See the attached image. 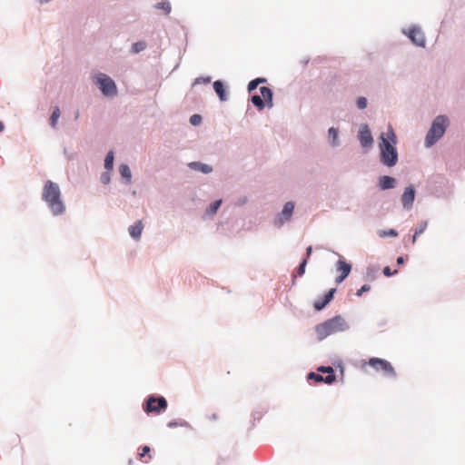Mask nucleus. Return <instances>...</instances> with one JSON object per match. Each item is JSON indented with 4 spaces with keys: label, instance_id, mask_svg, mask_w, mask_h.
Wrapping results in <instances>:
<instances>
[{
    "label": "nucleus",
    "instance_id": "obj_12",
    "mask_svg": "<svg viewBox=\"0 0 465 465\" xmlns=\"http://www.w3.org/2000/svg\"><path fill=\"white\" fill-rule=\"evenodd\" d=\"M336 292L335 288L331 289L323 297L322 300L314 302L313 306L316 311H322L332 299Z\"/></svg>",
    "mask_w": 465,
    "mask_h": 465
},
{
    "label": "nucleus",
    "instance_id": "obj_37",
    "mask_svg": "<svg viewBox=\"0 0 465 465\" xmlns=\"http://www.w3.org/2000/svg\"><path fill=\"white\" fill-rule=\"evenodd\" d=\"M383 274L387 277H390L391 275H394L396 273H398V271L395 270L393 272L391 271V268L389 266H386L383 268V271H382Z\"/></svg>",
    "mask_w": 465,
    "mask_h": 465
},
{
    "label": "nucleus",
    "instance_id": "obj_34",
    "mask_svg": "<svg viewBox=\"0 0 465 465\" xmlns=\"http://www.w3.org/2000/svg\"><path fill=\"white\" fill-rule=\"evenodd\" d=\"M202 122V117L199 114H193L190 117V123L193 125H198Z\"/></svg>",
    "mask_w": 465,
    "mask_h": 465
},
{
    "label": "nucleus",
    "instance_id": "obj_38",
    "mask_svg": "<svg viewBox=\"0 0 465 465\" xmlns=\"http://www.w3.org/2000/svg\"><path fill=\"white\" fill-rule=\"evenodd\" d=\"M370 290H371V285H369V284H364V285H362V286H361V289H359V290L357 291L356 295H357V296H361L363 292H369Z\"/></svg>",
    "mask_w": 465,
    "mask_h": 465
},
{
    "label": "nucleus",
    "instance_id": "obj_7",
    "mask_svg": "<svg viewBox=\"0 0 465 465\" xmlns=\"http://www.w3.org/2000/svg\"><path fill=\"white\" fill-rule=\"evenodd\" d=\"M166 408L167 401L163 397L151 396L146 401L144 411L146 413L154 412L159 414L162 411H165Z\"/></svg>",
    "mask_w": 465,
    "mask_h": 465
},
{
    "label": "nucleus",
    "instance_id": "obj_41",
    "mask_svg": "<svg viewBox=\"0 0 465 465\" xmlns=\"http://www.w3.org/2000/svg\"><path fill=\"white\" fill-rule=\"evenodd\" d=\"M5 129V125L2 122H0V132H2Z\"/></svg>",
    "mask_w": 465,
    "mask_h": 465
},
{
    "label": "nucleus",
    "instance_id": "obj_42",
    "mask_svg": "<svg viewBox=\"0 0 465 465\" xmlns=\"http://www.w3.org/2000/svg\"><path fill=\"white\" fill-rule=\"evenodd\" d=\"M210 419L216 420L217 419V415L216 414H213L212 417H210Z\"/></svg>",
    "mask_w": 465,
    "mask_h": 465
},
{
    "label": "nucleus",
    "instance_id": "obj_4",
    "mask_svg": "<svg viewBox=\"0 0 465 465\" xmlns=\"http://www.w3.org/2000/svg\"><path fill=\"white\" fill-rule=\"evenodd\" d=\"M448 126V118L444 115L437 116L425 138L427 147L432 146L444 134Z\"/></svg>",
    "mask_w": 465,
    "mask_h": 465
},
{
    "label": "nucleus",
    "instance_id": "obj_23",
    "mask_svg": "<svg viewBox=\"0 0 465 465\" xmlns=\"http://www.w3.org/2000/svg\"><path fill=\"white\" fill-rule=\"evenodd\" d=\"M150 451H151V449L149 446H143L142 448V452L139 454L140 459L144 462H147L148 460H150L152 459V456L150 455Z\"/></svg>",
    "mask_w": 465,
    "mask_h": 465
},
{
    "label": "nucleus",
    "instance_id": "obj_19",
    "mask_svg": "<svg viewBox=\"0 0 465 465\" xmlns=\"http://www.w3.org/2000/svg\"><path fill=\"white\" fill-rule=\"evenodd\" d=\"M213 89L217 95L219 96L220 100L225 101L227 99L224 86L221 81H215L213 83Z\"/></svg>",
    "mask_w": 465,
    "mask_h": 465
},
{
    "label": "nucleus",
    "instance_id": "obj_33",
    "mask_svg": "<svg viewBox=\"0 0 465 465\" xmlns=\"http://www.w3.org/2000/svg\"><path fill=\"white\" fill-rule=\"evenodd\" d=\"M398 235V232L394 229H390L389 231H383L380 233V236L385 237V236H391V237H396Z\"/></svg>",
    "mask_w": 465,
    "mask_h": 465
},
{
    "label": "nucleus",
    "instance_id": "obj_24",
    "mask_svg": "<svg viewBox=\"0 0 465 465\" xmlns=\"http://www.w3.org/2000/svg\"><path fill=\"white\" fill-rule=\"evenodd\" d=\"M252 103L259 109L262 110L265 106V103L260 95H253L252 97Z\"/></svg>",
    "mask_w": 465,
    "mask_h": 465
},
{
    "label": "nucleus",
    "instance_id": "obj_21",
    "mask_svg": "<svg viewBox=\"0 0 465 465\" xmlns=\"http://www.w3.org/2000/svg\"><path fill=\"white\" fill-rule=\"evenodd\" d=\"M119 172L124 179L127 181V183H130L132 173L129 166L127 164H121L119 167Z\"/></svg>",
    "mask_w": 465,
    "mask_h": 465
},
{
    "label": "nucleus",
    "instance_id": "obj_35",
    "mask_svg": "<svg viewBox=\"0 0 465 465\" xmlns=\"http://www.w3.org/2000/svg\"><path fill=\"white\" fill-rule=\"evenodd\" d=\"M307 264V259H304L298 267L297 273L302 276L305 272V267Z\"/></svg>",
    "mask_w": 465,
    "mask_h": 465
},
{
    "label": "nucleus",
    "instance_id": "obj_8",
    "mask_svg": "<svg viewBox=\"0 0 465 465\" xmlns=\"http://www.w3.org/2000/svg\"><path fill=\"white\" fill-rule=\"evenodd\" d=\"M359 140L362 147H369L373 143L371 133L367 124H361L359 130Z\"/></svg>",
    "mask_w": 465,
    "mask_h": 465
},
{
    "label": "nucleus",
    "instance_id": "obj_16",
    "mask_svg": "<svg viewBox=\"0 0 465 465\" xmlns=\"http://www.w3.org/2000/svg\"><path fill=\"white\" fill-rule=\"evenodd\" d=\"M260 92L262 94V98L264 101V103L267 104L269 107L272 106V90L267 86H262L260 88Z\"/></svg>",
    "mask_w": 465,
    "mask_h": 465
},
{
    "label": "nucleus",
    "instance_id": "obj_3",
    "mask_svg": "<svg viewBox=\"0 0 465 465\" xmlns=\"http://www.w3.org/2000/svg\"><path fill=\"white\" fill-rule=\"evenodd\" d=\"M348 329V325L344 319L337 315L332 317L322 323L316 325L315 331L320 341L327 338L330 335L344 331Z\"/></svg>",
    "mask_w": 465,
    "mask_h": 465
},
{
    "label": "nucleus",
    "instance_id": "obj_17",
    "mask_svg": "<svg viewBox=\"0 0 465 465\" xmlns=\"http://www.w3.org/2000/svg\"><path fill=\"white\" fill-rule=\"evenodd\" d=\"M318 371H322V372L328 373V375L326 377H324L325 383L331 384L335 381L336 376H335L333 369L331 367H320V368H318Z\"/></svg>",
    "mask_w": 465,
    "mask_h": 465
},
{
    "label": "nucleus",
    "instance_id": "obj_1",
    "mask_svg": "<svg viewBox=\"0 0 465 465\" xmlns=\"http://www.w3.org/2000/svg\"><path fill=\"white\" fill-rule=\"evenodd\" d=\"M397 137L391 125L388 126L386 132L381 134V143L379 144L381 151V161L389 167L394 166L398 161V153L395 148Z\"/></svg>",
    "mask_w": 465,
    "mask_h": 465
},
{
    "label": "nucleus",
    "instance_id": "obj_40",
    "mask_svg": "<svg viewBox=\"0 0 465 465\" xmlns=\"http://www.w3.org/2000/svg\"><path fill=\"white\" fill-rule=\"evenodd\" d=\"M403 262H404V258L402 256L398 257L397 263L399 265H401V264H403Z\"/></svg>",
    "mask_w": 465,
    "mask_h": 465
},
{
    "label": "nucleus",
    "instance_id": "obj_10",
    "mask_svg": "<svg viewBox=\"0 0 465 465\" xmlns=\"http://www.w3.org/2000/svg\"><path fill=\"white\" fill-rule=\"evenodd\" d=\"M415 198V190L410 185L405 188L403 194L401 195V203L405 209H411Z\"/></svg>",
    "mask_w": 465,
    "mask_h": 465
},
{
    "label": "nucleus",
    "instance_id": "obj_6",
    "mask_svg": "<svg viewBox=\"0 0 465 465\" xmlns=\"http://www.w3.org/2000/svg\"><path fill=\"white\" fill-rule=\"evenodd\" d=\"M369 365L371 366L375 371H381L384 375L390 377H395L396 372L394 368L390 361L381 358H371L368 361Z\"/></svg>",
    "mask_w": 465,
    "mask_h": 465
},
{
    "label": "nucleus",
    "instance_id": "obj_2",
    "mask_svg": "<svg viewBox=\"0 0 465 465\" xmlns=\"http://www.w3.org/2000/svg\"><path fill=\"white\" fill-rule=\"evenodd\" d=\"M42 197L54 215H59L64 212L65 206L61 199L58 184L47 181L44 186Z\"/></svg>",
    "mask_w": 465,
    "mask_h": 465
},
{
    "label": "nucleus",
    "instance_id": "obj_29",
    "mask_svg": "<svg viewBox=\"0 0 465 465\" xmlns=\"http://www.w3.org/2000/svg\"><path fill=\"white\" fill-rule=\"evenodd\" d=\"M221 203H222V200L215 201L214 203H213L210 205V207L207 210V213L209 214H214L217 212V210L219 209V207L221 206Z\"/></svg>",
    "mask_w": 465,
    "mask_h": 465
},
{
    "label": "nucleus",
    "instance_id": "obj_18",
    "mask_svg": "<svg viewBox=\"0 0 465 465\" xmlns=\"http://www.w3.org/2000/svg\"><path fill=\"white\" fill-rule=\"evenodd\" d=\"M189 166L193 169V170H197V171H200L203 173H209L213 171V168L208 165V164H204V163H199V162H193V163H191L189 164Z\"/></svg>",
    "mask_w": 465,
    "mask_h": 465
},
{
    "label": "nucleus",
    "instance_id": "obj_9",
    "mask_svg": "<svg viewBox=\"0 0 465 465\" xmlns=\"http://www.w3.org/2000/svg\"><path fill=\"white\" fill-rule=\"evenodd\" d=\"M408 36L418 46L425 45V36L422 31L418 27H411L409 29Z\"/></svg>",
    "mask_w": 465,
    "mask_h": 465
},
{
    "label": "nucleus",
    "instance_id": "obj_27",
    "mask_svg": "<svg viewBox=\"0 0 465 465\" xmlns=\"http://www.w3.org/2000/svg\"><path fill=\"white\" fill-rule=\"evenodd\" d=\"M266 82V79L264 78H256L252 81H251L248 84V91L251 93L253 90H255L259 84Z\"/></svg>",
    "mask_w": 465,
    "mask_h": 465
},
{
    "label": "nucleus",
    "instance_id": "obj_30",
    "mask_svg": "<svg viewBox=\"0 0 465 465\" xmlns=\"http://www.w3.org/2000/svg\"><path fill=\"white\" fill-rule=\"evenodd\" d=\"M167 426L169 428H174V427H178V426H180V427H187V426H189V424L185 420H179L169 421Z\"/></svg>",
    "mask_w": 465,
    "mask_h": 465
},
{
    "label": "nucleus",
    "instance_id": "obj_31",
    "mask_svg": "<svg viewBox=\"0 0 465 465\" xmlns=\"http://www.w3.org/2000/svg\"><path fill=\"white\" fill-rule=\"evenodd\" d=\"M308 380H314L316 382H324V377L315 372H310L308 374Z\"/></svg>",
    "mask_w": 465,
    "mask_h": 465
},
{
    "label": "nucleus",
    "instance_id": "obj_20",
    "mask_svg": "<svg viewBox=\"0 0 465 465\" xmlns=\"http://www.w3.org/2000/svg\"><path fill=\"white\" fill-rule=\"evenodd\" d=\"M60 115H61V111H60L58 106H55L54 108V111H53V113L51 114V117H50V120H49L50 121V125L54 129H55L56 126H57V122H58V119H59Z\"/></svg>",
    "mask_w": 465,
    "mask_h": 465
},
{
    "label": "nucleus",
    "instance_id": "obj_39",
    "mask_svg": "<svg viewBox=\"0 0 465 465\" xmlns=\"http://www.w3.org/2000/svg\"><path fill=\"white\" fill-rule=\"evenodd\" d=\"M312 252V246L307 247V249H306L307 258L306 259H308L311 256Z\"/></svg>",
    "mask_w": 465,
    "mask_h": 465
},
{
    "label": "nucleus",
    "instance_id": "obj_13",
    "mask_svg": "<svg viewBox=\"0 0 465 465\" xmlns=\"http://www.w3.org/2000/svg\"><path fill=\"white\" fill-rule=\"evenodd\" d=\"M294 210V203L292 202H287L281 213L280 222L283 223L286 221H289L292 215Z\"/></svg>",
    "mask_w": 465,
    "mask_h": 465
},
{
    "label": "nucleus",
    "instance_id": "obj_26",
    "mask_svg": "<svg viewBox=\"0 0 465 465\" xmlns=\"http://www.w3.org/2000/svg\"><path fill=\"white\" fill-rule=\"evenodd\" d=\"M155 7L157 9H161L164 12V14L168 15L171 12V5L168 1L163 0L160 3H158Z\"/></svg>",
    "mask_w": 465,
    "mask_h": 465
},
{
    "label": "nucleus",
    "instance_id": "obj_5",
    "mask_svg": "<svg viewBox=\"0 0 465 465\" xmlns=\"http://www.w3.org/2000/svg\"><path fill=\"white\" fill-rule=\"evenodd\" d=\"M95 84L105 96H114L117 94L115 83L104 74H99L95 76Z\"/></svg>",
    "mask_w": 465,
    "mask_h": 465
},
{
    "label": "nucleus",
    "instance_id": "obj_15",
    "mask_svg": "<svg viewBox=\"0 0 465 465\" xmlns=\"http://www.w3.org/2000/svg\"><path fill=\"white\" fill-rule=\"evenodd\" d=\"M143 225L141 220L137 221L134 225H131L128 229L130 235L134 239H139L141 237Z\"/></svg>",
    "mask_w": 465,
    "mask_h": 465
},
{
    "label": "nucleus",
    "instance_id": "obj_14",
    "mask_svg": "<svg viewBox=\"0 0 465 465\" xmlns=\"http://www.w3.org/2000/svg\"><path fill=\"white\" fill-rule=\"evenodd\" d=\"M396 180L391 176H381L379 180V186L381 190H387L395 186Z\"/></svg>",
    "mask_w": 465,
    "mask_h": 465
},
{
    "label": "nucleus",
    "instance_id": "obj_25",
    "mask_svg": "<svg viewBox=\"0 0 465 465\" xmlns=\"http://www.w3.org/2000/svg\"><path fill=\"white\" fill-rule=\"evenodd\" d=\"M114 159V153L112 151H110L107 153V155H106V157L104 159V167H105V169H107V170L113 169Z\"/></svg>",
    "mask_w": 465,
    "mask_h": 465
},
{
    "label": "nucleus",
    "instance_id": "obj_32",
    "mask_svg": "<svg viewBox=\"0 0 465 465\" xmlns=\"http://www.w3.org/2000/svg\"><path fill=\"white\" fill-rule=\"evenodd\" d=\"M146 47V45L144 42H137L135 44H134L133 45V51L134 53H139L141 51H143L144 48Z\"/></svg>",
    "mask_w": 465,
    "mask_h": 465
},
{
    "label": "nucleus",
    "instance_id": "obj_11",
    "mask_svg": "<svg viewBox=\"0 0 465 465\" xmlns=\"http://www.w3.org/2000/svg\"><path fill=\"white\" fill-rule=\"evenodd\" d=\"M337 270L341 272V275L336 279L337 283L342 282L345 278L350 274L351 266L342 260H339L337 262Z\"/></svg>",
    "mask_w": 465,
    "mask_h": 465
},
{
    "label": "nucleus",
    "instance_id": "obj_22",
    "mask_svg": "<svg viewBox=\"0 0 465 465\" xmlns=\"http://www.w3.org/2000/svg\"><path fill=\"white\" fill-rule=\"evenodd\" d=\"M427 226H428L427 222H422L421 223L419 224V226L415 230V232L412 236V240H411L412 244H415L417 237L425 232V230L427 229Z\"/></svg>",
    "mask_w": 465,
    "mask_h": 465
},
{
    "label": "nucleus",
    "instance_id": "obj_36",
    "mask_svg": "<svg viewBox=\"0 0 465 465\" xmlns=\"http://www.w3.org/2000/svg\"><path fill=\"white\" fill-rule=\"evenodd\" d=\"M357 106L360 109H365L367 106V100L365 97H360L357 100Z\"/></svg>",
    "mask_w": 465,
    "mask_h": 465
},
{
    "label": "nucleus",
    "instance_id": "obj_28",
    "mask_svg": "<svg viewBox=\"0 0 465 465\" xmlns=\"http://www.w3.org/2000/svg\"><path fill=\"white\" fill-rule=\"evenodd\" d=\"M329 139L331 140V143L333 145L337 144V139H338V131L337 129L331 127L328 131Z\"/></svg>",
    "mask_w": 465,
    "mask_h": 465
}]
</instances>
